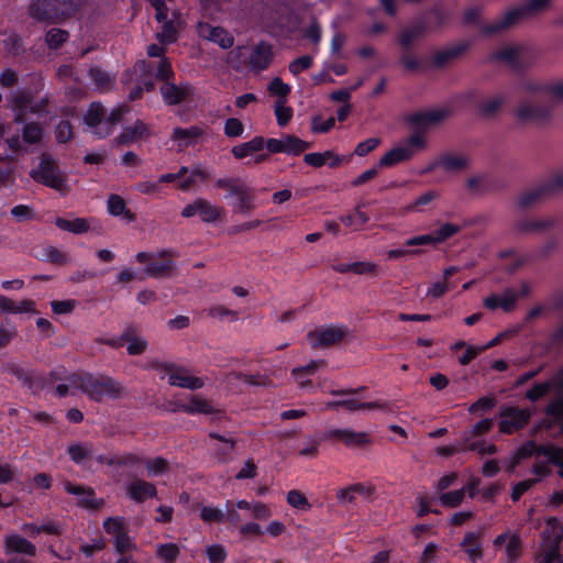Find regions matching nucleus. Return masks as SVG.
<instances>
[{
	"label": "nucleus",
	"mask_w": 563,
	"mask_h": 563,
	"mask_svg": "<svg viewBox=\"0 0 563 563\" xmlns=\"http://www.w3.org/2000/svg\"><path fill=\"white\" fill-rule=\"evenodd\" d=\"M67 380L96 402H102L106 398L117 400L124 394V386L120 382L101 373L76 372L68 375Z\"/></svg>",
	"instance_id": "1"
},
{
	"label": "nucleus",
	"mask_w": 563,
	"mask_h": 563,
	"mask_svg": "<svg viewBox=\"0 0 563 563\" xmlns=\"http://www.w3.org/2000/svg\"><path fill=\"white\" fill-rule=\"evenodd\" d=\"M432 31L430 19L427 14H419L411 23L401 30L396 38V42L402 48V54L399 56V64L407 71H417L423 67L422 62L411 54L413 41L422 37L427 32Z\"/></svg>",
	"instance_id": "2"
},
{
	"label": "nucleus",
	"mask_w": 563,
	"mask_h": 563,
	"mask_svg": "<svg viewBox=\"0 0 563 563\" xmlns=\"http://www.w3.org/2000/svg\"><path fill=\"white\" fill-rule=\"evenodd\" d=\"M87 0H32L29 14L36 21H56L74 16Z\"/></svg>",
	"instance_id": "3"
},
{
	"label": "nucleus",
	"mask_w": 563,
	"mask_h": 563,
	"mask_svg": "<svg viewBox=\"0 0 563 563\" xmlns=\"http://www.w3.org/2000/svg\"><path fill=\"white\" fill-rule=\"evenodd\" d=\"M551 0H526L523 4L508 10L503 18L496 19L493 23L483 24L481 32L483 35L490 36L503 32L520 20L528 19L550 5Z\"/></svg>",
	"instance_id": "4"
},
{
	"label": "nucleus",
	"mask_w": 563,
	"mask_h": 563,
	"mask_svg": "<svg viewBox=\"0 0 563 563\" xmlns=\"http://www.w3.org/2000/svg\"><path fill=\"white\" fill-rule=\"evenodd\" d=\"M31 178L48 188L55 189L60 194L67 191L66 177L63 175L55 159L48 155L43 154L37 168L30 172Z\"/></svg>",
	"instance_id": "5"
},
{
	"label": "nucleus",
	"mask_w": 563,
	"mask_h": 563,
	"mask_svg": "<svg viewBox=\"0 0 563 563\" xmlns=\"http://www.w3.org/2000/svg\"><path fill=\"white\" fill-rule=\"evenodd\" d=\"M563 191V174L556 173L538 187L525 191L518 198L517 205L521 210H526L544 198Z\"/></svg>",
	"instance_id": "6"
},
{
	"label": "nucleus",
	"mask_w": 563,
	"mask_h": 563,
	"mask_svg": "<svg viewBox=\"0 0 563 563\" xmlns=\"http://www.w3.org/2000/svg\"><path fill=\"white\" fill-rule=\"evenodd\" d=\"M545 456L554 466H558L561 462V446H558L553 443L549 444H537L533 440L526 441L522 445H520L515 455V462L509 467V471H512L515 466L521 461L531 457L532 455Z\"/></svg>",
	"instance_id": "7"
},
{
	"label": "nucleus",
	"mask_w": 563,
	"mask_h": 563,
	"mask_svg": "<svg viewBox=\"0 0 563 563\" xmlns=\"http://www.w3.org/2000/svg\"><path fill=\"white\" fill-rule=\"evenodd\" d=\"M499 432L504 434H512L525 429L529 424L532 412L527 408L504 405L499 409Z\"/></svg>",
	"instance_id": "8"
},
{
	"label": "nucleus",
	"mask_w": 563,
	"mask_h": 563,
	"mask_svg": "<svg viewBox=\"0 0 563 563\" xmlns=\"http://www.w3.org/2000/svg\"><path fill=\"white\" fill-rule=\"evenodd\" d=\"M3 551L8 556L13 554L15 555L10 556L8 561L0 560V563H33L29 559L19 556V554L26 555L29 558H34L36 555L35 544L18 533H11L4 537Z\"/></svg>",
	"instance_id": "9"
},
{
	"label": "nucleus",
	"mask_w": 563,
	"mask_h": 563,
	"mask_svg": "<svg viewBox=\"0 0 563 563\" xmlns=\"http://www.w3.org/2000/svg\"><path fill=\"white\" fill-rule=\"evenodd\" d=\"M323 440L341 442L346 448H363L368 445L372 442L371 435L364 431H354L352 429H338L332 428L327 430L323 435Z\"/></svg>",
	"instance_id": "10"
},
{
	"label": "nucleus",
	"mask_w": 563,
	"mask_h": 563,
	"mask_svg": "<svg viewBox=\"0 0 563 563\" xmlns=\"http://www.w3.org/2000/svg\"><path fill=\"white\" fill-rule=\"evenodd\" d=\"M159 92L164 103L173 107L191 100L195 95V87L188 81H181L178 85L169 81L161 85Z\"/></svg>",
	"instance_id": "11"
},
{
	"label": "nucleus",
	"mask_w": 563,
	"mask_h": 563,
	"mask_svg": "<svg viewBox=\"0 0 563 563\" xmlns=\"http://www.w3.org/2000/svg\"><path fill=\"white\" fill-rule=\"evenodd\" d=\"M155 368L169 373L168 384L180 388L197 390L203 387V380L200 377L185 375V368L176 371V365L169 362H157Z\"/></svg>",
	"instance_id": "12"
},
{
	"label": "nucleus",
	"mask_w": 563,
	"mask_h": 563,
	"mask_svg": "<svg viewBox=\"0 0 563 563\" xmlns=\"http://www.w3.org/2000/svg\"><path fill=\"white\" fill-rule=\"evenodd\" d=\"M221 208L212 205L203 198H197L192 203H188L181 210V217L191 218L196 214L200 217L203 222H216L221 216Z\"/></svg>",
	"instance_id": "13"
},
{
	"label": "nucleus",
	"mask_w": 563,
	"mask_h": 563,
	"mask_svg": "<svg viewBox=\"0 0 563 563\" xmlns=\"http://www.w3.org/2000/svg\"><path fill=\"white\" fill-rule=\"evenodd\" d=\"M349 333L345 325H330L308 334L313 346L328 347L342 341Z\"/></svg>",
	"instance_id": "14"
},
{
	"label": "nucleus",
	"mask_w": 563,
	"mask_h": 563,
	"mask_svg": "<svg viewBox=\"0 0 563 563\" xmlns=\"http://www.w3.org/2000/svg\"><path fill=\"white\" fill-rule=\"evenodd\" d=\"M552 104H530L521 103L516 115L521 122L545 123L552 117Z\"/></svg>",
	"instance_id": "15"
},
{
	"label": "nucleus",
	"mask_w": 563,
	"mask_h": 563,
	"mask_svg": "<svg viewBox=\"0 0 563 563\" xmlns=\"http://www.w3.org/2000/svg\"><path fill=\"white\" fill-rule=\"evenodd\" d=\"M125 495L135 504H143L157 497V488L153 483L135 477L125 484Z\"/></svg>",
	"instance_id": "16"
},
{
	"label": "nucleus",
	"mask_w": 563,
	"mask_h": 563,
	"mask_svg": "<svg viewBox=\"0 0 563 563\" xmlns=\"http://www.w3.org/2000/svg\"><path fill=\"white\" fill-rule=\"evenodd\" d=\"M208 437L219 442L212 446L213 456L218 463H229L232 460L236 446V439L232 435H224L216 431H210Z\"/></svg>",
	"instance_id": "17"
},
{
	"label": "nucleus",
	"mask_w": 563,
	"mask_h": 563,
	"mask_svg": "<svg viewBox=\"0 0 563 563\" xmlns=\"http://www.w3.org/2000/svg\"><path fill=\"white\" fill-rule=\"evenodd\" d=\"M273 57V46L265 41H261L252 48L247 64L252 70L260 73L269 67Z\"/></svg>",
	"instance_id": "18"
},
{
	"label": "nucleus",
	"mask_w": 563,
	"mask_h": 563,
	"mask_svg": "<svg viewBox=\"0 0 563 563\" xmlns=\"http://www.w3.org/2000/svg\"><path fill=\"white\" fill-rule=\"evenodd\" d=\"M519 295L515 288L508 287L500 295H490L484 299V306L488 310L500 308L504 312H511L517 307Z\"/></svg>",
	"instance_id": "19"
},
{
	"label": "nucleus",
	"mask_w": 563,
	"mask_h": 563,
	"mask_svg": "<svg viewBox=\"0 0 563 563\" xmlns=\"http://www.w3.org/2000/svg\"><path fill=\"white\" fill-rule=\"evenodd\" d=\"M471 47L467 41L452 44L444 49L438 51L431 59V66L434 68H444L449 63L460 58Z\"/></svg>",
	"instance_id": "20"
},
{
	"label": "nucleus",
	"mask_w": 563,
	"mask_h": 563,
	"mask_svg": "<svg viewBox=\"0 0 563 563\" xmlns=\"http://www.w3.org/2000/svg\"><path fill=\"white\" fill-rule=\"evenodd\" d=\"M199 35L223 49H229L234 44V37L222 26H212L209 23L199 24Z\"/></svg>",
	"instance_id": "21"
},
{
	"label": "nucleus",
	"mask_w": 563,
	"mask_h": 563,
	"mask_svg": "<svg viewBox=\"0 0 563 563\" xmlns=\"http://www.w3.org/2000/svg\"><path fill=\"white\" fill-rule=\"evenodd\" d=\"M449 111L445 109H437L430 111H418L408 118V122L419 129L435 125L448 118Z\"/></svg>",
	"instance_id": "22"
},
{
	"label": "nucleus",
	"mask_w": 563,
	"mask_h": 563,
	"mask_svg": "<svg viewBox=\"0 0 563 563\" xmlns=\"http://www.w3.org/2000/svg\"><path fill=\"white\" fill-rule=\"evenodd\" d=\"M467 166V161L462 156H456L451 153H444L440 155L437 159L430 163L424 172L431 173L435 168L440 167L445 172H457L462 170Z\"/></svg>",
	"instance_id": "23"
},
{
	"label": "nucleus",
	"mask_w": 563,
	"mask_h": 563,
	"mask_svg": "<svg viewBox=\"0 0 563 563\" xmlns=\"http://www.w3.org/2000/svg\"><path fill=\"white\" fill-rule=\"evenodd\" d=\"M236 198L234 209L242 214H249L256 209L255 194L247 185H242L240 188H234L233 196Z\"/></svg>",
	"instance_id": "24"
},
{
	"label": "nucleus",
	"mask_w": 563,
	"mask_h": 563,
	"mask_svg": "<svg viewBox=\"0 0 563 563\" xmlns=\"http://www.w3.org/2000/svg\"><path fill=\"white\" fill-rule=\"evenodd\" d=\"M11 373L18 380L32 390L33 394L43 390V382L40 380V372L14 365Z\"/></svg>",
	"instance_id": "25"
},
{
	"label": "nucleus",
	"mask_w": 563,
	"mask_h": 563,
	"mask_svg": "<svg viewBox=\"0 0 563 563\" xmlns=\"http://www.w3.org/2000/svg\"><path fill=\"white\" fill-rule=\"evenodd\" d=\"M415 151L410 147L396 146L385 153L378 161V167H393L397 164L410 161Z\"/></svg>",
	"instance_id": "26"
},
{
	"label": "nucleus",
	"mask_w": 563,
	"mask_h": 563,
	"mask_svg": "<svg viewBox=\"0 0 563 563\" xmlns=\"http://www.w3.org/2000/svg\"><path fill=\"white\" fill-rule=\"evenodd\" d=\"M481 537L482 534L479 532L468 531L460 542L461 549L473 563H476L483 556Z\"/></svg>",
	"instance_id": "27"
},
{
	"label": "nucleus",
	"mask_w": 563,
	"mask_h": 563,
	"mask_svg": "<svg viewBox=\"0 0 563 563\" xmlns=\"http://www.w3.org/2000/svg\"><path fill=\"white\" fill-rule=\"evenodd\" d=\"M150 134L146 123L142 120H136L132 126H125L120 135L117 137L118 144L130 145L139 139L145 137Z\"/></svg>",
	"instance_id": "28"
},
{
	"label": "nucleus",
	"mask_w": 563,
	"mask_h": 563,
	"mask_svg": "<svg viewBox=\"0 0 563 563\" xmlns=\"http://www.w3.org/2000/svg\"><path fill=\"white\" fill-rule=\"evenodd\" d=\"M203 130L198 125L189 128L176 126L173 129L170 139L178 143L179 147H188L194 144L197 139L202 136Z\"/></svg>",
	"instance_id": "29"
},
{
	"label": "nucleus",
	"mask_w": 563,
	"mask_h": 563,
	"mask_svg": "<svg viewBox=\"0 0 563 563\" xmlns=\"http://www.w3.org/2000/svg\"><path fill=\"white\" fill-rule=\"evenodd\" d=\"M66 452L76 465H85L92 457L93 444L89 441L70 443Z\"/></svg>",
	"instance_id": "30"
},
{
	"label": "nucleus",
	"mask_w": 563,
	"mask_h": 563,
	"mask_svg": "<svg viewBox=\"0 0 563 563\" xmlns=\"http://www.w3.org/2000/svg\"><path fill=\"white\" fill-rule=\"evenodd\" d=\"M107 209L108 212L113 217H122L129 222L135 220V214L126 208L124 199L117 194H111L108 197Z\"/></svg>",
	"instance_id": "31"
},
{
	"label": "nucleus",
	"mask_w": 563,
	"mask_h": 563,
	"mask_svg": "<svg viewBox=\"0 0 563 563\" xmlns=\"http://www.w3.org/2000/svg\"><path fill=\"white\" fill-rule=\"evenodd\" d=\"M65 490L75 496H81L85 495L84 498L79 499L78 505L85 508H96L97 505L93 500L95 492L90 487H85L82 485L73 484L71 482L67 481L64 483Z\"/></svg>",
	"instance_id": "32"
},
{
	"label": "nucleus",
	"mask_w": 563,
	"mask_h": 563,
	"mask_svg": "<svg viewBox=\"0 0 563 563\" xmlns=\"http://www.w3.org/2000/svg\"><path fill=\"white\" fill-rule=\"evenodd\" d=\"M2 34L5 36L3 40V49L7 56L21 57L25 54L26 48L21 35L14 32H3Z\"/></svg>",
	"instance_id": "33"
},
{
	"label": "nucleus",
	"mask_w": 563,
	"mask_h": 563,
	"mask_svg": "<svg viewBox=\"0 0 563 563\" xmlns=\"http://www.w3.org/2000/svg\"><path fill=\"white\" fill-rule=\"evenodd\" d=\"M55 225L64 231L71 232L74 234H82L89 231V223L84 218H75L68 220L62 217L55 219Z\"/></svg>",
	"instance_id": "34"
},
{
	"label": "nucleus",
	"mask_w": 563,
	"mask_h": 563,
	"mask_svg": "<svg viewBox=\"0 0 563 563\" xmlns=\"http://www.w3.org/2000/svg\"><path fill=\"white\" fill-rule=\"evenodd\" d=\"M184 412L187 415H212L216 412V409L207 399L198 395H191L189 398V402H186V408H184Z\"/></svg>",
	"instance_id": "35"
},
{
	"label": "nucleus",
	"mask_w": 563,
	"mask_h": 563,
	"mask_svg": "<svg viewBox=\"0 0 563 563\" xmlns=\"http://www.w3.org/2000/svg\"><path fill=\"white\" fill-rule=\"evenodd\" d=\"M136 70L140 71V75L135 84L141 86V88L146 92L153 91L155 89V81L152 76L150 65L145 60H140L134 66V71Z\"/></svg>",
	"instance_id": "36"
},
{
	"label": "nucleus",
	"mask_w": 563,
	"mask_h": 563,
	"mask_svg": "<svg viewBox=\"0 0 563 563\" xmlns=\"http://www.w3.org/2000/svg\"><path fill=\"white\" fill-rule=\"evenodd\" d=\"M506 99L504 96H498L483 100L476 104L477 112L483 118H492L499 112Z\"/></svg>",
	"instance_id": "37"
},
{
	"label": "nucleus",
	"mask_w": 563,
	"mask_h": 563,
	"mask_svg": "<svg viewBox=\"0 0 563 563\" xmlns=\"http://www.w3.org/2000/svg\"><path fill=\"white\" fill-rule=\"evenodd\" d=\"M175 268V263L172 260L164 262L152 261L148 262L144 268V274L153 278H161L170 275Z\"/></svg>",
	"instance_id": "38"
},
{
	"label": "nucleus",
	"mask_w": 563,
	"mask_h": 563,
	"mask_svg": "<svg viewBox=\"0 0 563 563\" xmlns=\"http://www.w3.org/2000/svg\"><path fill=\"white\" fill-rule=\"evenodd\" d=\"M554 225L553 220H529L521 219L515 223V230L518 233H529V232H538L544 231Z\"/></svg>",
	"instance_id": "39"
},
{
	"label": "nucleus",
	"mask_w": 563,
	"mask_h": 563,
	"mask_svg": "<svg viewBox=\"0 0 563 563\" xmlns=\"http://www.w3.org/2000/svg\"><path fill=\"white\" fill-rule=\"evenodd\" d=\"M554 386L553 379L534 383L532 387L526 391L525 397L531 402H537L548 395Z\"/></svg>",
	"instance_id": "40"
},
{
	"label": "nucleus",
	"mask_w": 563,
	"mask_h": 563,
	"mask_svg": "<svg viewBox=\"0 0 563 563\" xmlns=\"http://www.w3.org/2000/svg\"><path fill=\"white\" fill-rule=\"evenodd\" d=\"M210 178V172L200 166H196L190 170L189 177H187L185 180L178 184V188L183 191H187L196 184L197 180L206 183Z\"/></svg>",
	"instance_id": "41"
},
{
	"label": "nucleus",
	"mask_w": 563,
	"mask_h": 563,
	"mask_svg": "<svg viewBox=\"0 0 563 563\" xmlns=\"http://www.w3.org/2000/svg\"><path fill=\"white\" fill-rule=\"evenodd\" d=\"M106 118V109L100 102H92L84 117V122L89 128L98 126Z\"/></svg>",
	"instance_id": "42"
},
{
	"label": "nucleus",
	"mask_w": 563,
	"mask_h": 563,
	"mask_svg": "<svg viewBox=\"0 0 563 563\" xmlns=\"http://www.w3.org/2000/svg\"><path fill=\"white\" fill-rule=\"evenodd\" d=\"M423 14H427L428 18L429 16L433 18V22L430 21L432 31L444 26L450 21V16H451L450 12L446 9H444L442 5H439V4H434Z\"/></svg>",
	"instance_id": "43"
},
{
	"label": "nucleus",
	"mask_w": 563,
	"mask_h": 563,
	"mask_svg": "<svg viewBox=\"0 0 563 563\" xmlns=\"http://www.w3.org/2000/svg\"><path fill=\"white\" fill-rule=\"evenodd\" d=\"M69 33L66 30L52 27L45 34V43L49 49H58L68 40Z\"/></svg>",
	"instance_id": "44"
},
{
	"label": "nucleus",
	"mask_w": 563,
	"mask_h": 563,
	"mask_svg": "<svg viewBox=\"0 0 563 563\" xmlns=\"http://www.w3.org/2000/svg\"><path fill=\"white\" fill-rule=\"evenodd\" d=\"M102 528L104 529V531L112 536V538H118L119 536H121L122 533H124L125 531L129 530L126 523H125V519L123 517H108L103 523H102Z\"/></svg>",
	"instance_id": "45"
},
{
	"label": "nucleus",
	"mask_w": 563,
	"mask_h": 563,
	"mask_svg": "<svg viewBox=\"0 0 563 563\" xmlns=\"http://www.w3.org/2000/svg\"><path fill=\"white\" fill-rule=\"evenodd\" d=\"M180 554L179 547L176 543H161L156 548V556L163 563H175Z\"/></svg>",
	"instance_id": "46"
},
{
	"label": "nucleus",
	"mask_w": 563,
	"mask_h": 563,
	"mask_svg": "<svg viewBox=\"0 0 563 563\" xmlns=\"http://www.w3.org/2000/svg\"><path fill=\"white\" fill-rule=\"evenodd\" d=\"M310 147V142L303 141L295 135H285V154L297 156Z\"/></svg>",
	"instance_id": "47"
},
{
	"label": "nucleus",
	"mask_w": 563,
	"mask_h": 563,
	"mask_svg": "<svg viewBox=\"0 0 563 563\" xmlns=\"http://www.w3.org/2000/svg\"><path fill=\"white\" fill-rule=\"evenodd\" d=\"M89 77L96 87L102 91L110 89L112 86V78L110 74L100 67H92L89 70Z\"/></svg>",
	"instance_id": "48"
},
{
	"label": "nucleus",
	"mask_w": 563,
	"mask_h": 563,
	"mask_svg": "<svg viewBox=\"0 0 563 563\" xmlns=\"http://www.w3.org/2000/svg\"><path fill=\"white\" fill-rule=\"evenodd\" d=\"M113 547L114 551L119 555H126L128 552L135 551L137 549L134 539L129 534V530L119 536L118 538H114Z\"/></svg>",
	"instance_id": "49"
},
{
	"label": "nucleus",
	"mask_w": 563,
	"mask_h": 563,
	"mask_svg": "<svg viewBox=\"0 0 563 563\" xmlns=\"http://www.w3.org/2000/svg\"><path fill=\"white\" fill-rule=\"evenodd\" d=\"M462 230L461 225L454 223H443L440 228L433 231V235L437 244L446 242L449 239L460 233Z\"/></svg>",
	"instance_id": "50"
},
{
	"label": "nucleus",
	"mask_w": 563,
	"mask_h": 563,
	"mask_svg": "<svg viewBox=\"0 0 563 563\" xmlns=\"http://www.w3.org/2000/svg\"><path fill=\"white\" fill-rule=\"evenodd\" d=\"M144 463V459L132 452L115 454V467L139 468Z\"/></svg>",
	"instance_id": "51"
},
{
	"label": "nucleus",
	"mask_w": 563,
	"mask_h": 563,
	"mask_svg": "<svg viewBox=\"0 0 563 563\" xmlns=\"http://www.w3.org/2000/svg\"><path fill=\"white\" fill-rule=\"evenodd\" d=\"M286 101L287 100H277L274 107L277 124L282 128L289 123L294 114L292 108L287 107Z\"/></svg>",
	"instance_id": "52"
},
{
	"label": "nucleus",
	"mask_w": 563,
	"mask_h": 563,
	"mask_svg": "<svg viewBox=\"0 0 563 563\" xmlns=\"http://www.w3.org/2000/svg\"><path fill=\"white\" fill-rule=\"evenodd\" d=\"M200 518L206 523H222L225 521V514L223 510L212 507L203 506L200 509Z\"/></svg>",
	"instance_id": "53"
},
{
	"label": "nucleus",
	"mask_w": 563,
	"mask_h": 563,
	"mask_svg": "<svg viewBox=\"0 0 563 563\" xmlns=\"http://www.w3.org/2000/svg\"><path fill=\"white\" fill-rule=\"evenodd\" d=\"M386 405L382 401L362 402L354 398L343 399V408H345L349 411H356L361 409L375 410L384 409Z\"/></svg>",
	"instance_id": "54"
},
{
	"label": "nucleus",
	"mask_w": 563,
	"mask_h": 563,
	"mask_svg": "<svg viewBox=\"0 0 563 563\" xmlns=\"http://www.w3.org/2000/svg\"><path fill=\"white\" fill-rule=\"evenodd\" d=\"M175 77V71L173 69L172 63L169 58L162 57L158 62L155 78L161 80L163 84L173 81Z\"/></svg>",
	"instance_id": "55"
},
{
	"label": "nucleus",
	"mask_w": 563,
	"mask_h": 563,
	"mask_svg": "<svg viewBox=\"0 0 563 563\" xmlns=\"http://www.w3.org/2000/svg\"><path fill=\"white\" fill-rule=\"evenodd\" d=\"M147 468V475L150 477L158 476L167 472L168 470V461L162 456H157L155 459L144 460V463Z\"/></svg>",
	"instance_id": "56"
},
{
	"label": "nucleus",
	"mask_w": 563,
	"mask_h": 563,
	"mask_svg": "<svg viewBox=\"0 0 563 563\" xmlns=\"http://www.w3.org/2000/svg\"><path fill=\"white\" fill-rule=\"evenodd\" d=\"M497 406V399L495 396H484L478 398L475 402H473L468 411L472 415L478 413V412H486L492 409H494Z\"/></svg>",
	"instance_id": "57"
},
{
	"label": "nucleus",
	"mask_w": 563,
	"mask_h": 563,
	"mask_svg": "<svg viewBox=\"0 0 563 563\" xmlns=\"http://www.w3.org/2000/svg\"><path fill=\"white\" fill-rule=\"evenodd\" d=\"M42 129L35 123H26L22 131V139L27 144H36L42 140Z\"/></svg>",
	"instance_id": "58"
},
{
	"label": "nucleus",
	"mask_w": 563,
	"mask_h": 563,
	"mask_svg": "<svg viewBox=\"0 0 563 563\" xmlns=\"http://www.w3.org/2000/svg\"><path fill=\"white\" fill-rule=\"evenodd\" d=\"M43 256L47 262L55 265H66L69 263L68 255L55 246L45 247L43 250Z\"/></svg>",
	"instance_id": "59"
},
{
	"label": "nucleus",
	"mask_w": 563,
	"mask_h": 563,
	"mask_svg": "<svg viewBox=\"0 0 563 563\" xmlns=\"http://www.w3.org/2000/svg\"><path fill=\"white\" fill-rule=\"evenodd\" d=\"M268 91L273 96H277V100H287V96L291 91V87L285 84L279 77H275L268 85Z\"/></svg>",
	"instance_id": "60"
},
{
	"label": "nucleus",
	"mask_w": 563,
	"mask_h": 563,
	"mask_svg": "<svg viewBox=\"0 0 563 563\" xmlns=\"http://www.w3.org/2000/svg\"><path fill=\"white\" fill-rule=\"evenodd\" d=\"M519 56V49L516 47H504L495 51L489 55L490 60H500L509 64H514Z\"/></svg>",
	"instance_id": "61"
},
{
	"label": "nucleus",
	"mask_w": 563,
	"mask_h": 563,
	"mask_svg": "<svg viewBox=\"0 0 563 563\" xmlns=\"http://www.w3.org/2000/svg\"><path fill=\"white\" fill-rule=\"evenodd\" d=\"M465 490L464 488L443 493L440 496V501L445 507L455 508L460 506L464 499Z\"/></svg>",
	"instance_id": "62"
},
{
	"label": "nucleus",
	"mask_w": 563,
	"mask_h": 563,
	"mask_svg": "<svg viewBox=\"0 0 563 563\" xmlns=\"http://www.w3.org/2000/svg\"><path fill=\"white\" fill-rule=\"evenodd\" d=\"M163 30L157 33V40L161 44H170L177 40V30L172 21H163Z\"/></svg>",
	"instance_id": "63"
},
{
	"label": "nucleus",
	"mask_w": 563,
	"mask_h": 563,
	"mask_svg": "<svg viewBox=\"0 0 563 563\" xmlns=\"http://www.w3.org/2000/svg\"><path fill=\"white\" fill-rule=\"evenodd\" d=\"M313 64V57L310 55H302L295 58L288 66L289 71L294 76H298L302 71L309 69Z\"/></svg>",
	"instance_id": "64"
}]
</instances>
